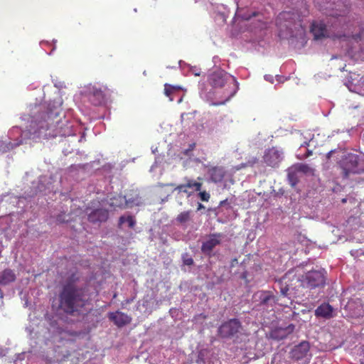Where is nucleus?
I'll return each instance as SVG.
<instances>
[{
	"label": "nucleus",
	"instance_id": "nucleus-1",
	"mask_svg": "<svg viewBox=\"0 0 364 364\" xmlns=\"http://www.w3.org/2000/svg\"><path fill=\"white\" fill-rule=\"evenodd\" d=\"M326 283V276L321 270H312L306 272L301 277L287 272L279 281L281 294L283 296L291 295L293 297L299 296L301 293L299 288L315 289L323 287Z\"/></svg>",
	"mask_w": 364,
	"mask_h": 364
},
{
	"label": "nucleus",
	"instance_id": "nucleus-2",
	"mask_svg": "<svg viewBox=\"0 0 364 364\" xmlns=\"http://www.w3.org/2000/svg\"><path fill=\"white\" fill-rule=\"evenodd\" d=\"M59 309L70 316H77L86 305L85 289L77 287L71 278L62 287L59 293Z\"/></svg>",
	"mask_w": 364,
	"mask_h": 364
},
{
	"label": "nucleus",
	"instance_id": "nucleus-3",
	"mask_svg": "<svg viewBox=\"0 0 364 364\" xmlns=\"http://www.w3.org/2000/svg\"><path fill=\"white\" fill-rule=\"evenodd\" d=\"M62 108L58 102H50L46 107L41 106L38 112L32 117L30 132L39 137L54 124H58Z\"/></svg>",
	"mask_w": 364,
	"mask_h": 364
},
{
	"label": "nucleus",
	"instance_id": "nucleus-4",
	"mask_svg": "<svg viewBox=\"0 0 364 364\" xmlns=\"http://www.w3.org/2000/svg\"><path fill=\"white\" fill-rule=\"evenodd\" d=\"M296 5V8H294L292 11H284L279 14L276 20L278 26H284L287 28H289L291 24L296 21H301V17L308 14V7L304 0H297Z\"/></svg>",
	"mask_w": 364,
	"mask_h": 364
},
{
	"label": "nucleus",
	"instance_id": "nucleus-5",
	"mask_svg": "<svg viewBox=\"0 0 364 364\" xmlns=\"http://www.w3.org/2000/svg\"><path fill=\"white\" fill-rule=\"evenodd\" d=\"M343 178H348L351 174L364 173V157L358 154L348 153L339 163Z\"/></svg>",
	"mask_w": 364,
	"mask_h": 364
},
{
	"label": "nucleus",
	"instance_id": "nucleus-6",
	"mask_svg": "<svg viewBox=\"0 0 364 364\" xmlns=\"http://www.w3.org/2000/svg\"><path fill=\"white\" fill-rule=\"evenodd\" d=\"M228 80H231L232 83L236 87L235 90L228 97V100H229L235 94L236 90L238 88L236 79L233 77L229 76L226 72L220 69L215 70L211 74H210L208 77V82L210 85L214 87H222Z\"/></svg>",
	"mask_w": 364,
	"mask_h": 364
},
{
	"label": "nucleus",
	"instance_id": "nucleus-7",
	"mask_svg": "<svg viewBox=\"0 0 364 364\" xmlns=\"http://www.w3.org/2000/svg\"><path fill=\"white\" fill-rule=\"evenodd\" d=\"M184 183L178 185L175 188V191L178 193H184L188 197L192 196L195 192L200 191L203 186V183L200 181L188 177L184 178Z\"/></svg>",
	"mask_w": 364,
	"mask_h": 364
},
{
	"label": "nucleus",
	"instance_id": "nucleus-8",
	"mask_svg": "<svg viewBox=\"0 0 364 364\" xmlns=\"http://www.w3.org/2000/svg\"><path fill=\"white\" fill-rule=\"evenodd\" d=\"M241 328V323L236 318L230 319L223 323L218 328V333L223 338H230L236 335Z\"/></svg>",
	"mask_w": 364,
	"mask_h": 364
},
{
	"label": "nucleus",
	"instance_id": "nucleus-9",
	"mask_svg": "<svg viewBox=\"0 0 364 364\" xmlns=\"http://www.w3.org/2000/svg\"><path fill=\"white\" fill-rule=\"evenodd\" d=\"M282 159V152L275 147L267 149L263 156L264 163L272 168L278 167Z\"/></svg>",
	"mask_w": 364,
	"mask_h": 364
},
{
	"label": "nucleus",
	"instance_id": "nucleus-10",
	"mask_svg": "<svg viewBox=\"0 0 364 364\" xmlns=\"http://www.w3.org/2000/svg\"><path fill=\"white\" fill-rule=\"evenodd\" d=\"M254 299L259 301V306L262 308H273L277 303L278 299L271 291H260L254 294Z\"/></svg>",
	"mask_w": 364,
	"mask_h": 364
},
{
	"label": "nucleus",
	"instance_id": "nucleus-11",
	"mask_svg": "<svg viewBox=\"0 0 364 364\" xmlns=\"http://www.w3.org/2000/svg\"><path fill=\"white\" fill-rule=\"evenodd\" d=\"M222 237L221 233L210 234L207 240L202 243L201 252L205 255L211 257L213 249L221 243Z\"/></svg>",
	"mask_w": 364,
	"mask_h": 364
},
{
	"label": "nucleus",
	"instance_id": "nucleus-12",
	"mask_svg": "<svg viewBox=\"0 0 364 364\" xmlns=\"http://www.w3.org/2000/svg\"><path fill=\"white\" fill-rule=\"evenodd\" d=\"M101 87L96 85H89L85 90L89 100L95 106L101 105L105 102V91Z\"/></svg>",
	"mask_w": 364,
	"mask_h": 364
},
{
	"label": "nucleus",
	"instance_id": "nucleus-13",
	"mask_svg": "<svg viewBox=\"0 0 364 364\" xmlns=\"http://www.w3.org/2000/svg\"><path fill=\"white\" fill-rule=\"evenodd\" d=\"M109 217V212L107 209L97 208L87 213V219L92 223H101L106 222Z\"/></svg>",
	"mask_w": 364,
	"mask_h": 364
},
{
	"label": "nucleus",
	"instance_id": "nucleus-14",
	"mask_svg": "<svg viewBox=\"0 0 364 364\" xmlns=\"http://www.w3.org/2000/svg\"><path fill=\"white\" fill-rule=\"evenodd\" d=\"M108 317L119 328L123 327L132 321L130 316L121 311L111 312Z\"/></svg>",
	"mask_w": 364,
	"mask_h": 364
},
{
	"label": "nucleus",
	"instance_id": "nucleus-15",
	"mask_svg": "<svg viewBox=\"0 0 364 364\" xmlns=\"http://www.w3.org/2000/svg\"><path fill=\"white\" fill-rule=\"evenodd\" d=\"M119 199L120 200V203H115L114 201V200H117L118 198H114L113 199H111L112 202L109 204L110 206H112V207H122V200H124L125 205L128 208H132L134 206H139V205H140L142 203L141 198L139 197L138 195H136L134 197H132V198H127V196H125L124 198H122V197L119 196Z\"/></svg>",
	"mask_w": 364,
	"mask_h": 364
},
{
	"label": "nucleus",
	"instance_id": "nucleus-16",
	"mask_svg": "<svg viewBox=\"0 0 364 364\" xmlns=\"http://www.w3.org/2000/svg\"><path fill=\"white\" fill-rule=\"evenodd\" d=\"M310 346L309 342L303 341L296 346L291 350V354L292 358L295 360H301L306 356L309 351Z\"/></svg>",
	"mask_w": 364,
	"mask_h": 364
},
{
	"label": "nucleus",
	"instance_id": "nucleus-17",
	"mask_svg": "<svg viewBox=\"0 0 364 364\" xmlns=\"http://www.w3.org/2000/svg\"><path fill=\"white\" fill-rule=\"evenodd\" d=\"M225 173L226 171L222 166H213L208 170V174L211 181L214 183L221 182L224 179Z\"/></svg>",
	"mask_w": 364,
	"mask_h": 364
},
{
	"label": "nucleus",
	"instance_id": "nucleus-18",
	"mask_svg": "<svg viewBox=\"0 0 364 364\" xmlns=\"http://www.w3.org/2000/svg\"><path fill=\"white\" fill-rule=\"evenodd\" d=\"M311 32L316 40L325 38L328 36L326 26L322 22H314L311 24Z\"/></svg>",
	"mask_w": 364,
	"mask_h": 364
},
{
	"label": "nucleus",
	"instance_id": "nucleus-19",
	"mask_svg": "<svg viewBox=\"0 0 364 364\" xmlns=\"http://www.w3.org/2000/svg\"><path fill=\"white\" fill-rule=\"evenodd\" d=\"M333 309L329 304L323 303L315 310V315L317 317L330 318L333 316Z\"/></svg>",
	"mask_w": 364,
	"mask_h": 364
},
{
	"label": "nucleus",
	"instance_id": "nucleus-20",
	"mask_svg": "<svg viewBox=\"0 0 364 364\" xmlns=\"http://www.w3.org/2000/svg\"><path fill=\"white\" fill-rule=\"evenodd\" d=\"M16 279V274L11 269H5L0 272V285L6 286L14 282Z\"/></svg>",
	"mask_w": 364,
	"mask_h": 364
},
{
	"label": "nucleus",
	"instance_id": "nucleus-21",
	"mask_svg": "<svg viewBox=\"0 0 364 364\" xmlns=\"http://www.w3.org/2000/svg\"><path fill=\"white\" fill-rule=\"evenodd\" d=\"M321 1L322 0H314L315 4L318 6L321 11H323L325 14H326L327 16L334 17L342 16L341 12L338 13L337 11H333V9H331L332 11L328 10L330 9V6H331V4L330 2H326V5H323L321 4Z\"/></svg>",
	"mask_w": 364,
	"mask_h": 364
},
{
	"label": "nucleus",
	"instance_id": "nucleus-22",
	"mask_svg": "<svg viewBox=\"0 0 364 364\" xmlns=\"http://www.w3.org/2000/svg\"><path fill=\"white\" fill-rule=\"evenodd\" d=\"M181 90L182 87L178 85H171L168 83L164 85V95L169 98L170 101H173L175 95Z\"/></svg>",
	"mask_w": 364,
	"mask_h": 364
},
{
	"label": "nucleus",
	"instance_id": "nucleus-23",
	"mask_svg": "<svg viewBox=\"0 0 364 364\" xmlns=\"http://www.w3.org/2000/svg\"><path fill=\"white\" fill-rule=\"evenodd\" d=\"M298 173L294 166L288 169V180L291 186H295L299 183Z\"/></svg>",
	"mask_w": 364,
	"mask_h": 364
},
{
	"label": "nucleus",
	"instance_id": "nucleus-24",
	"mask_svg": "<svg viewBox=\"0 0 364 364\" xmlns=\"http://www.w3.org/2000/svg\"><path fill=\"white\" fill-rule=\"evenodd\" d=\"M191 210L183 211L179 213L176 217V221L181 224L186 223L191 218Z\"/></svg>",
	"mask_w": 364,
	"mask_h": 364
},
{
	"label": "nucleus",
	"instance_id": "nucleus-25",
	"mask_svg": "<svg viewBox=\"0 0 364 364\" xmlns=\"http://www.w3.org/2000/svg\"><path fill=\"white\" fill-rule=\"evenodd\" d=\"M257 162L258 159L256 156H250L245 163L240 164L237 169L239 170L242 168L253 167Z\"/></svg>",
	"mask_w": 364,
	"mask_h": 364
},
{
	"label": "nucleus",
	"instance_id": "nucleus-26",
	"mask_svg": "<svg viewBox=\"0 0 364 364\" xmlns=\"http://www.w3.org/2000/svg\"><path fill=\"white\" fill-rule=\"evenodd\" d=\"M294 166L299 173L301 172L303 173H309L313 171V169L308 164H297L294 165Z\"/></svg>",
	"mask_w": 364,
	"mask_h": 364
},
{
	"label": "nucleus",
	"instance_id": "nucleus-27",
	"mask_svg": "<svg viewBox=\"0 0 364 364\" xmlns=\"http://www.w3.org/2000/svg\"><path fill=\"white\" fill-rule=\"evenodd\" d=\"M125 222H127L128 223V225L129 228H132L135 225V220L133 218V217L131 215H129L127 218L124 216H121L119 218V225H122Z\"/></svg>",
	"mask_w": 364,
	"mask_h": 364
},
{
	"label": "nucleus",
	"instance_id": "nucleus-28",
	"mask_svg": "<svg viewBox=\"0 0 364 364\" xmlns=\"http://www.w3.org/2000/svg\"><path fill=\"white\" fill-rule=\"evenodd\" d=\"M70 216L69 215H65V213L59 214L57 218V222L60 223H67L69 221Z\"/></svg>",
	"mask_w": 364,
	"mask_h": 364
},
{
	"label": "nucleus",
	"instance_id": "nucleus-29",
	"mask_svg": "<svg viewBox=\"0 0 364 364\" xmlns=\"http://www.w3.org/2000/svg\"><path fill=\"white\" fill-rule=\"evenodd\" d=\"M198 196L202 201L208 202L210 198V193L205 191H199Z\"/></svg>",
	"mask_w": 364,
	"mask_h": 364
},
{
	"label": "nucleus",
	"instance_id": "nucleus-30",
	"mask_svg": "<svg viewBox=\"0 0 364 364\" xmlns=\"http://www.w3.org/2000/svg\"><path fill=\"white\" fill-rule=\"evenodd\" d=\"M183 262L185 265L191 266L193 264V259L190 257L188 254H185L182 257Z\"/></svg>",
	"mask_w": 364,
	"mask_h": 364
},
{
	"label": "nucleus",
	"instance_id": "nucleus-31",
	"mask_svg": "<svg viewBox=\"0 0 364 364\" xmlns=\"http://www.w3.org/2000/svg\"><path fill=\"white\" fill-rule=\"evenodd\" d=\"M259 13L257 11L252 12L251 14H239L238 15L241 16V18L244 20H250L252 17H255L258 16Z\"/></svg>",
	"mask_w": 364,
	"mask_h": 364
},
{
	"label": "nucleus",
	"instance_id": "nucleus-32",
	"mask_svg": "<svg viewBox=\"0 0 364 364\" xmlns=\"http://www.w3.org/2000/svg\"><path fill=\"white\" fill-rule=\"evenodd\" d=\"M207 318V316L204 314H197L194 317H193V321H196V322H198L200 320H205Z\"/></svg>",
	"mask_w": 364,
	"mask_h": 364
},
{
	"label": "nucleus",
	"instance_id": "nucleus-33",
	"mask_svg": "<svg viewBox=\"0 0 364 364\" xmlns=\"http://www.w3.org/2000/svg\"><path fill=\"white\" fill-rule=\"evenodd\" d=\"M355 39H362L364 38V27L361 29L360 32L354 36Z\"/></svg>",
	"mask_w": 364,
	"mask_h": 364
},
{
	"label": "nucleus",
	"instance_id": "nucleus-34",
	"mask_svg": "<svg viewBox=\"0 0 364 364\" xmlns=\"http://www.w3.org/2000/svg\"><path fill=\"white\" fill-rule=\"evenodd\" d=\"M312 155V151H307V153L305 154V156L306 157H309L310 156Z\"/></svg>",
	"mask_w": 364,
	"mask_h": 364
},
{
	"label": "nucleus",
	"instance_id": "nucleus-35",
	"mask_svg": "<svg viewBox=\"0 0 364 364\" xmlns=\"http://www.w3.org/2000/svg\"><path fill=\"white\" fill-rule=\"evenodd\" d=\"M205 207L203 206V205H202L201 203H198V210H200L202 208H204Z\"/></svg>",
	"mask_w": 364,
	"mask_h": 364
},
{
	"label": "nucleus",
	"instance_id": "nucleus-36",
	"mask_svg": "<svg viewBox=\"0 0 364 364\" xmlns=\"http://www.w3.org/2000/svg\"><path fill=\"white\" fill-rule=\"evenodd\" d=\"M332 153H333V151H329V152L327 154V156H327V158H328V159H329V158L331 157V156Z\"/></svg>",
	"mask_w": 364,
	"mask_h": 364
},
{
	"label": "nucleus",
	"instance_id": "nucleus-37",
	"mask_svg": "<svg viewBox=\"0 0 364 364\" xmlns=\"http://www.w3.org/2000/svg\"><path fill=\"white\" fill-rule=\"evenodd\" d=\"M20 144V143L16 144L14 146L13 144L11 145V147L13 149L14 146H17Z\"/></svg>",
	"mask_w": 364,
	"mask_h": 364
},
{
	"label": "nucleus",
	"instance_id": "nucleus-38",
	"mask_svg": "<svg viewBox=\"0 0 364 364\" xmlns=\"http://www.w3.org/2000/svg\"><path fill=\"white\" fill-rule=\"evenodd\" d=\"M225 204V201H221L220 205Z\"/></svg>",
	"mask_w": 364,
	"mask_h": 364
},
{
	"label": "nucleus",
	"instance_id": "nucleus-39",
	"mask_svg": "<svg viewBox=\"0 0 364 364\" xmlns=\"http://www.w3.org/2000/svg\"><path fill=\"white\" fill-rule=\"evenodd\" d=\"M181 101H182V99H181V98H180V99L178 100V102H181Z\"/></svg>",
	"mask_w": 364,
	"mask_h": 364
}]
</instances>
